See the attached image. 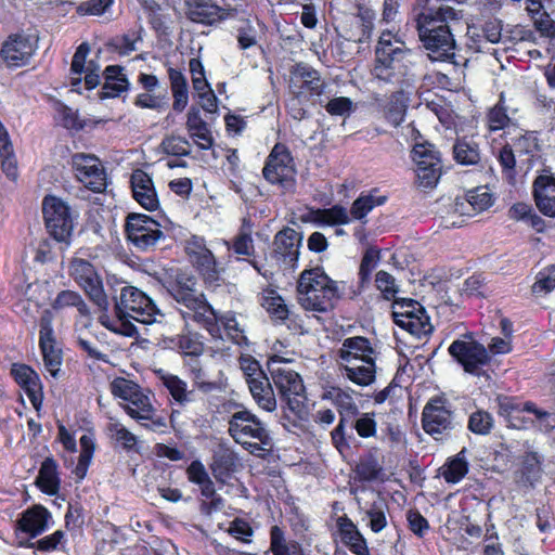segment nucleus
<instances>
[{
	"mask_svg": "<svg viewBox=\"0 0 555 555\" xmlns=\"http://www.w3.org/2000/svg\"><path fill=\"white\" fill-rule=\"evenodd\" d=\"M102 313L99 317L100 323L106 327L107 330L124 335L126 337H135L139 332L137 326L130 321L132 318L130 315H122L118 311H114L115 317L111 318L106 311H101Z\"/></svg>",
	"mask_w": 555,
	"mask_h": 555,
	"instance_id": "50",
	"label": "nucleus"
},
{
	"mask_svg": "<svg viewBox=\"0 0 555 555\" xmlns=\"http://www.w3.org/2000/svg\"><path fill=\"white\" fill-rule=\"evenodd\" d=\"M532 197L543 216L555 218V177L550 170H543L534 178Z\"/></svg>",
	"mask_w": 555,
	"mask_h": 555,
	"instance_id": "26",
	"label": "nucleus"
},
{
	"mask_svg": "<svg viewBox=\"0 0 555 555\" xmlns=\"http://www.w3.org/2000/svg\"><path fill=\"white\" fill-rule=\"evenodd\" d=\"M411 158L416 166L435 165V167H442L440 151L428 141L415 143L411 151Z\"/></svg>",
	"mask_w": 555,
	"mask_h": 555,
	"instance_id": "54",
	"label": "nucleus"
},
{
	"mask_svg": "<svg viewBox=\"0 0 555 555\" xmlns=\"http://www.w3.org/2000/svg\"><path fill=\"white\" fill-rule=\"evenodd\" d=\"M51 308L55 312L64 311L68 308H76L80 315H88L89 308L78 292L64 289L57 293L51 302Z\"/></svg>",
	"mask_w": 555,
	"mask_h": 555,
	"instance_id": "53",
	"label": "nucleus"
},
{
	"mask_svg": "<svg viewBox=\"0 0 555 555\" xmlns=\"http://www.w3.org/2000/svg\"><path fill=\"white\" fill-rule=\"evenodd\" d=\"M130 186L135 202L147 211L159 208V198L152 177L143 169H135L130 176Z\"/></svg>",
	"mask_w": 555,
	"mask_h": 555,
	"instance_id": "27",
	"label": "nucleus"
},
{
	"mask_svg": "<svg viewBox=\"0 0 555 555\" xmlns=\"http://www.w3.org/2000/svg\"><path fill=\"white\" fill-rule=\"evenodd\" d=\"M338 363L354 364L357 359L364 363L376 362V351L367 337L352 336L344 339L338 350Z\"/></svg>",
	"mask_w": 555,
	"mask_h": 555,
	"instance_id": "28",
	"label": "nucleus"
},
{
	"mask_svg": "<svg viewBox=\"0 0 555 555\" xmlns=\"http://www.w3.org/2000/svg\"><path fill=\"white\" fill-rule=\"evenodd\" d=\"M254 223L249 217H244L241 221L237 233L231 242H227V247L237 256L254 257L255 244L253 240Z\"/></svg>",
	"mask_w": 555,
	"mask_h": 555,
	"instance_id": "34",
	"label": "nucleus"
},
{
	"mask_svg": "<svg viewBox=\"0 0 555 555\" xmlns=\"http://www.w3.org/2000/svg\"><path fill=\"white\" fill-rule=\"evenodd\" d=\"M357 12L354 16L358 18V38L354 41L365 42L367 41L374 31L376 12L375 10L365 2H357L354 4Z\"/></svg>",
	"mask_w": 555,
	"mask_h": 555,
	"instance_id": "49",
	"label": "nucleus"
},
{
	"mask_svg": "<svg viewBox=\"0 0 555 555\" xmlns=\"http://www.w3.org/2000/svg\"><path fill=\"white\" fill-rule=\"evenodd\" d=\"M508 218L524 222L537 233H544L546 230V221L535 212L531 205L524 202L515 203L509 207Z\"/></svg>",
	"mask_w": 555,
	"mask_h": 555,
	"instance_id": "43",
	"label": "nucleus"
},
{
	"mask_svg": "<svg viewBox=\"0 0 555 555\" xmlns=\"http://www.w3.org/2000/svg\"><path fill=\"white\" fill-rule=\"evenodd\" d=\"M156 376L169 392L172 400L180 406H186L189 403L194 401V390L188 389V384L178 375L165 372L159 369L156 371Z\"/></svg>",
	"mask_w": 555,
	"mask_h": 555,
	"instance_id": "33",
	"label": "nucleus"
},
{
	"mask_svg": "<svg viewBox=\"0 0 555 555\" xmlns=\"http://www.w3.org/2000/svg\"><path fill=\"white\" fill-rule=\"evenodd\" d=\"M69 275L101 311H106L109 308L102 278L90 261L74 258L69 264Z\"/></svg>",
	"mask_w": 555,
	"mask_h": 555,
	"instance_id": "14",
	"label": "nucleus"
},
{
	"mask_svg": "<svg viewBox=\"0 0 555 555\" xmlns=\"http://www.w3.org/2000/svg\"><path fill=\"white\" fill-rule=\"evenodd\" d=\"M457 20L451 7L426 5V0H415L409 22L417 33L422 47L434 61H448L455 55L456 41L449 21Z\"/></svg>",
	"mask_w": 555,
	"mask_h": 555,
	"instance_id": "1",
	"label": "nucleus"
},
{
	"mask_svg": "<svg viewBox=\"0 0 555 555\" xmlns=\"http://www.w3.org/2000/svg\"><path fill=\"white\" fill-rule=\"evenodd\" d=\"M373 192H377L376 189L367 194L361 193L356 198L350 208V215L353 219H364L375 207L382 206L387 202L386 195L375 196Z\"/></svg>",
	"mask_w": 555,
	"mask_h": 555,
	"instance_id": "56",
	"label": "nucleus"
},
{
	"mask_svg": "<svg viewBox=\"0 0 555 555\" xmlns=\"http://www.w3.org/2000/svg\"><path fill=\"white\" fill-rule=\"evenodd\" d=\"M451 358L463 369V371L473 376H483L485 367L490 365L491 356L488 349L473 337L472 333L464 335V339H455L448 347Z\"/></svg>",
	"mask_w": 555,
	"mask_h": 555,
	"instance_id": "9",
	"label": "nucleus"
},
{
	"mask_svg": "<svg viewBox=\"0 0 555 555\" xmlns=\"http://www.w3.org/2000/svg\"><path fill=\"white\" fill-rule=\"evenodd\" d=\"M406 109L408 104L403 91H397L388 98L384 106V115L390 125L398 127L403 122Z\"/></svg>",
	"mask_w": 555,
	"mask_h": 555,
	"instance_id": "55",
	"label": "nucleus"
},
{
	"mask_svg": "<svg viewBox=\"0 0 555 555\" xmlns=\"http://www.w3.org/2000/svg\"><path fill=\"white\" fill-rule=\"evenodd\" d=\"M317 222L330 227L345 225L350 222L347 208L336 204L330 208H319L314 211Z\"/></svg>",
	"mask_w": 555,
	"mask_h": 555,
	"instance_id": "57",
	"label": "nucleus"
},
{
	"mask_svg": "<svg viewBox=\"0 0 555 555\" xmlns=\"http://www.w3.org/2000/svg\"><path fill=\"white\" fill-rule=\"evenodd\" d=\"M483 121L489 134L504 130L511 125L512 118L508 115L503 92L500 94L498 102L486 111Z\"/></svg>",
	"mask_w": 555,
	"mask_h": 555,
	"instance_id": "42",
	"label": "nucleus"
},
{
	"mask_svg": "<svg viewBox=\"0 0 555 555\" xmlns=\"http://www.w3.org/2000/svg\"><path fill=\"white\" fill-rule=\"evenodd\" d=\"M216 320L219 327V334L211 336L212 338H222V333H225L227 338L237 346H246L248 339L245 335L244 330L241 327L235 313L228 311L221 315L216 312Z\"/></svg>",
	"mask_w": 555,
	"mask_h": 555,
	"instance_id": "40",
	"label": "nucleus"
},
{
	"mask_svg": "<svg viewBox=\"0 0 555 555\" xmlns=\"http://www.w3.org/2000/svg\"><path fill=\"white\" fill-rule=\"evenodd\" d=\"M260 305L274 325H285L293 334L302 335L307 332L304 318L292 311L275 289H264L261 293Z\"/></svg>",
	"mask_w": 555,
	"mask_h": 555,
	"instance_id": "17",
	"label": "nucleus"
},
{
	"mask_svg": "<svg viewBox=\"0 0 555 555\" xmlns=\"http://www.w3.org/2000/svg\"><path fill=\"white\" fill-rule=\"evenodd\" d=\"M298 299L307 311L326 312L341 296L337 282L322 267L305 269L297 282Z\"/></svg>",
	"mask_w": 555,
	"mask_h": 555,
	"instance_id": "4",
	"label": "nucleus"
},
{
	"mask_svg": "<svg viewBox=\"0 0 555 555\" xmlns=\"http://www.w3.org/2000/svg\"><path fill=\"white\" fill-rule=\"evenodd\" d=\"M296 176L297 167L292 151L285 143L276 142L264 160L263 179L286 193L294 192Z\"/></svg>",
	"mask_w": 555,
	"mask_h": 555,
	"instance_id": "7",
	"label": "nucleus"
},
{
	"mask_svg": "<svg viewBox=\"0 0 555 555\" xmlns=\"http://www.w3.org/2000/svg\"><path fill=\"white\" fill-rule=\"evenodd\" d=\"M202 356L182 357V365L189 377L192 379L193 386L203 393H210L219 388L218 383L214 380H205V372L201 360Z\"/></svg>",
	"mask_w": 555,
	"mask_h": 555,
	"instance_id": "36",
	"label": "nucleus"
},
{
	"mask_svg": "<svg viewBox=\"0 0 555 555\" xmlns=\"http://www.w3.org/2000/svg\"><path fill=\"white\" fill-rule=\"evenodd\" d=\"M411 50L391 31H383L375 47L372 74L378 80L401 85L409 73Z\"/></svg>",
	"mask_w": 555,
	"mask_h": 555,
	"instance_id": "3",
	"label": "nucleus"
},
{
	"mask_svg": "<svg viewBox=\"0 0 555 555\" xmlns=\"http://www.w3.org/2000/svg\"><path fill=\"white\" fill-rule=\"evenodd\" d=\"M107 436L115 446L120 448L127 454H139L141 455V446L138 437L127 429L119 422H111L106 426Z\"/></svg>",
	"mask_w": 555,
	"mask_h": 555,
	"instance_id": "39",
	"label": "nucleus"
},
{
	"mask_svg": "<svg viewBox=\"0 0 555 555\" xmlns=\"http://www.w3.org/2000/svg\"><path fill=\"white\" fill-rule=\"evenodd\" d=\"M292 86L295 95L311 100L321 96L325 90V81L320 73L307 63H296L291 70Z\"/></svg>",
	"mask_w": 555,
	"mask_h": 555,
	"instance_id": "20",
	"label": "nucleus"
},
{
	"mask_svg": "<svg viewBox=\"0 0 555 555\" xmlns=\"http://www.w3.org/2000/svg\"><path fill=\"white\" fill-rule=\"evenodd\" d=\"M516 152L511 143L506 142L498 151L495 157L501 167L502 176L508 183H514L516 180Z\"/></svg>",
	"mask_w": 555,
	"mask_h": 555,
	"instance_id": "59",
	"label": "nucleus"
},
{
	"mask_svg": "<svg viewBox=\"0 0 555 555\" xmlns=\"http://www.w3.org/2000/svg\"><path fill=\"white\" fill-rule=\"evenodd\" d=\"M270 551L273 555H305L298 542H286L285 532L278 525L270 528Z\"/></svg>",
	"mask_w": 555,
	"mask_h": 555,
	"instance_id": "52",
	"label": "nucleus"
},
{
	"mask_svg": "<svg viewBox=\"0 0 555 555\" xmlns=\"http://www.w3.org/2000/svg\"><path fill=\"white\" fill-rule=\"evenodd\" d=\"M302 233L291 227H283L273 237L271 257L288 268L295 269L298 263Z\"/></svg>",
	"mask_w": 555,
	"mask_h": 555,
	"instance_id": "19",
	"label": "nucleus"
},
{
	"mask_svg": "<svg viewBox=\"0 0 555 555\" xmlns=\"http://www.w3.org/2000/svg\"><path fill=\"white\" fill-rule=\"evenodd\" d=\"M171 349L182 357L203 356L205 352V344L203 336L197 332L186 331L175 335L169 339Z\"/></svg>",
	"mask_w": 555,
	"mask_h": 555,
	"instance_id": "38",
	"label": "nucleus"
},
{
	"mask_svg": "<svg viewBox=\"0 0 555 555\" xmlns=\"http://www.w3.org/2000/svg\"><path fill=\"white\" fill-rule=\"evenodd\" d=\"M34 53L35 46L24 34L10 35L0 49V57L9 68L27 65Z\"/></svg>",
	"mask_w": 555,
	"mask_h": 555,
	"instance_id": "25",
	"label": "nucleus"
},
{
	"mask_svg": "<svg viewBox=\"0 0 555 555\" xmlns=\"http://www.w3.org/2000/svg\"><path fill=\"white\" fill-rule=\"evenodd\" d=\"M114 311L122 315H130L132 320L152 324L159 314L155 302L144 292L134 286H124L119 297L115 298Z\"/></svg>",
	"mask_w": 555,
	"mask_h": 555,
	"instance_id": "11",
	"label": "nucleus"
},
{
	"mask_svg": "<svg viewBox=\"0 0 555 555\" xmlns=\"http://www.w3.org/2000/svg\"><path fill=\"white\" fill-rule=\"evenodd\" d=\"M340 542L354 555H371L366 539L352 519L344 514L336 520Z\"/></svg>",
	"mask_w": 555,
	"mask_h": 555,
	"instance_id": "29",
	"label": "nucleus"
},
{
	"mask_svg": "<svg viewBox=\"0 0 555 555\" xmlns=\"http://www.w3.org/2000/svg\"><path fill=\"white\" fill-rule=\"evenodd\" d=\"M421 423L423 430L435 440L450 436L455 427L454 412L444 395H436L426 402Z\"/></svg>",
	"mask_w": 555,
	"mask_h": 555,
	"instance_id": "10",
	"label": "nucleus"
},
{
	"mask_svg": "<svg viewBox=\"0 0 555 555\" xmlns=\"http://www.w3.org/2000/svg\"><path fill=\"white\" fill-rule=\"evenodd\" d=\"M469 464L465 459V449L449 457L440 468V474L448 483L460 482L468 473Z\"/></svg>",
	"mask_w": 555,
	"mask_h": 555,
	"instance_id": "51",
	"label": "nucleus"
},
{
	"mask_svg": "<svg viewBox=\"0 0 555 555\" xmlns=\"http://www.w3.org/2000/svg\"><path fill=\"white\" fill-rule=\"evenodd\" d=\"M39 349L46 370L57 378L63 364L64 352L53 330V314L44 310L39 319Z\"/></svg>",
	"mask_w": 555,
	"mask_h": 555,
	"instance_id": "16",
	"label": "nucleus"
},
{
	"mask_svg": "<svg viewBox=\"0 0 555 555\" xmlns=\"http://www.w3.org/2000/svg\"><path fill=\"white\" fill-rule=\"evenodd\" d=\"M124 411L133 420L141 423L143 427L149 430L157 431L166 427L165 417L156 414L154 406L151 403L150 397L139 390L133 393L128 403L124 405Z\"/></svg>",
	"mask_w": 555,
	"mask_h": 555,
	"instance_id": "23",
	"label": "nucleus"
},
{
	"mask_svg": "<svg viewBox=\"0 0 555 555\" xmlns=\"http://www.w3.org/2000/svg\"><path fill=\"white\" fill-rule=\"evenodd\" d=\"M511 144L518 157L521 158L526 156V158L520 159V162L526 164L528 168L532 167L540 151V144L535 133L533 131H525V133L513 139V143Z\"/></svg>",
	"mask_w": 555,
	"mask_h": 555,
	"instance_id": "46",
	"label": "nucleus"
},
{
	"mask_svg": "<svg viewBox=\"0 0 555 555\" xmlns=\"http://www.w3.org/2000/svg\"><path fill=\"white\" fill-rule=\"evenodd\" d=\"M392 320L397 326L418 338L433 332L430 318L425 308L411 298L395 300Z\"/></svg>",
	"mask_w": 555,
	"mask_h": 555,
	"instance_id": "13",
	"label": "nucleus"
},
{
	"mask_svg": "<svg viewBox=\"0 0 555 555\" xmlns=\"http://www.w3.org/2000/svg\"><path fill=\"white\" fill-rule=\"evenodd\" d=\"M339 370L344 377L359 386H369L376 378V362H367L361 366H350L348 363H339Z\"/></svg>",
	"mask_w": 555,
	"mask_h": 555,
	"instance_id": "48",
	"label": "nucleus"
},
{
	"mask_svg": "<svg viewBox=\"0 0 555 555\" xmlns=\"http://www.w3.org/2000/svg\"><path fill=\"white\" fill-rule=\"evenodd\" d=\"M72 169L77 181L93 193H103L107 188V175L99 157L76 153L72 156Z\"/></svg>",
	"mask_w": 555,
	"mask_h": 555,
	"instance_id": "18",
	"label": "nucleus"
},
{
	"mask_svg": "<svg viewBox=\"0 0 555 555\" xmlns=\"http://www.w3.org/2000/svg\"><path fill=\"white\" fill-rule=\"evenodd\" d=\"M360 415L359 408L338 412V424L331 431V441L333 447L343 454L350 449V439L353 438L351 429H354V423Z\"/></svg>",
	"mask_w": 555,
	"mask_h": 555,
	"instance_id": "30",
	"label": "nucleus"
},
{
	"mask_svg": "<svg viewBox=\"0 0 555 555\" xmlns=\"http://www.w3.org/2000/svg\"><path fill=\"white\" fill-rule=\"evenodd\" d=\"M42 215L49 235L57 243L68 246L78 212L63 198L48 194L42 199Z\"/></svg>",
	"mask_w": 555,
	"mask_h": 555,
	"instance_id": "6",
	"label": "nucleus"
},
{
	"mask_svg": "<svg viewBox=\"0 0 555 555\" xmlns=\"http://www.w3.org/2000/svg\"><path fill=\"white\" fill-rule=\"evenodd\" d=\"M10 375L26 393L34 409L40 412L43 402V391L39 374L30 365L15 362L10 367Z\"/></svg>",
	"mask_w": 555,
	"mask_h": 555,
	"instance_id": "24",
	"label": "nucleus"
},
{
	"mask_svg": "<svg viewBox=\"0 0 555 555\" xmlns=\"http://www.w3.org/2000/svg\"><path fill=\"white\" fill-rule=\"evenodd\" d=\"M380 260V249L376 246L367 247L361 258L358 270V284L351 287L349 298L359 297L371 284L372 274Z\"/></svg>",
	"mask_w": 555,
	"mask_h": 555,
	"instance_id": "31",
	"label": "nucleus"
},
{
	"mask_svg": "<svg viewBox=\"0 0 555 555\" xmlns=\"http://www.w3.org/2000/svg\"><path fill=\"white\" fill-rule=\"evenodd\" d=\"M237 467L238 457L229 449L220 450L212 456L210 468L218 481L225 482L237 470Z\"/></svg>",
	"mask_w": 555,
	"mask_h": 555,
	"instance_id": "45",
	"label": "nucleus"
},
{
	"mask_svg": "<svg viewBox=\"0 0 555 555\" xmlns=\"http://www.w3.org/2000/svg\"><path fill=\"white\" fill-rule=\"evenodd\" d=\"M374 284L376 289L380 292V296L386 301H392L395 305V300H399L397 298V294L399 293V285L396 282V279L392 274L385 270H379L375 274Z\"/></svg>",
	"mask_w": 555,
	"mask_h": 555,
	"instance_id": "62",
	"label": "nucleus"
},
{
	"mask_svg": "<svg viewBox=\"0 0 555 555\" xmlns=\"http://www.w3.org/2000/svg\"><path fill=\"white\" fill-rule=\"evenodd\" d=\"M184 251L207 286L220 285L222 269L204 237L192 235L185 242Z\"/></svg>",
	"mask_w": 555,
	"mask_h": 555,
	"instance_id": "15",
	"label": "nucleus"
},
{
	"mask_svg": "<svg viewBox=\"0 0 555 555\" xmlns=\"http://www.w3.org/2000/svg\"><path fill=\"white\" fill-rule=\"evenodd\" d=\"M320 398L322 400L331 401L336 408L337 412H339V410L348 411L359 408L352 396L338 386L328 385L324 387Z\"/></svg>",
	"mask_w": 555,
	"mask_h": 555,
	"instance_id": "58",
	"label": "nucleus"
},
{
	"mask_svg": "<svg viewBox=\"0 0 555 555\" xmlns=\"http://www.w3.org/2000/svg\"><path fill=\"white\" fill-rule=\"evenodd\" d=\"M50 511L41 505L36 504L21 513L15 524L16 540L33 539L42 534L49 527L51 519Z\"/></svg>",
	"mask_w": 555,
	"mask_h": 555,
	"instance_id": "22",
	"label": "nucleus"
},
{
	"mask_svg": "<svg viewBox=\"0 0 555 555\" xmlns=\"http://www.w3.org/2000/svg\"><path fill=\"white\" fill-rule=\"evenodd\" d=\"M36 486L47 495H56L60 491L61 479L57 472V463L53 457H46L41 463Z\"/></svg>",
	"mask_w": 555,
	"mask_h": 555,
	"instance_id": "37",
	"label": "nucleus"
},
{
	"mask_svg": "<svg viewBox=\"0 0 555 555\" xmlns=\"http://www.w3.org/2000/svg\"><path fill=\"white\" fill-rule=\"evenodd\" d=\"M465 198L474 212L487 210L493 204V196L487 186H478L467 191Z\"/></svg>",
	"mask_w": 555,
	"mask_h": 555,
	"instance_id": "64",
	"label": "nucleus"
},
{
	"mask_svg": "<svg viewBox=\"0 0 555 555\" xmlns=\"http://www.w3.org/2000/svg\"><path fill=\"white\" fill-rule=\"evenodd\" d=\"M167 74L173 98L172 109L177 113H181L185 109L189 103L186 77L181 69L173 68L171 66L168 67Z\"/></svg>",
	"mask_w": 555,
	"mask_h": 555,
	"instance_id": "44",
	"label": "nucleus"
},
{
	"mask_svg": "<svg viewBox=\"0 0 555 555\" xmlns=\"http://www.w3.org/2000/svg\"><path fill=\"white\" fill-rule=\"evenodd\" d=\"M354 473L360 481L371 482L380 478L383 467L376 456L369 454L360 459L356 465Z\"/></svg>",
	"mask_w": 555,
	"mask_h": 555,
	"instance_id": "61",
	"label": "nucleus"
},
{
	"mask_svg": "<svg viewBox=\"0 0 555 555\" xmlns=\"http://www.w3.org/2000/svg\"><path fill=\"white\" fill-rule=\"evenodd\" d=\"M197 279L186 272H178L168 282L167 291L175 301L184 310H180L182 319L193 321L206 330L210 336L219 334L216 310L208 302L205 294L197 288Z\"/></svg>",
	"mask_w": 555,
	"mask_h": 555,
	"instance_id": "2",
	"label": "nucleus"
},
{
	"mask_svg": "<svg viewBox=\"0 0 555 555\" xmlns=\"http://www.w3.org/2000/svg\"><path fill=\"white\" fill-rule=\"evenodd\" d=\"M236 12L232 8H222L212 0H185L186 17L196 24L216 26Z\"/></svg>",
	"mask_w": 555,
	"mask_h": 555,
	"instance_id": "21",
	"label": "nucleus"
},
{
	"mask_svg": "<svg viewBox=\"0 0 555 555\" xmlns=\"http://www.w3.org/2000/svg\"><path fill=\"white\" fill-rule=\"evenodd\" d=\"M102 75L104 82L101 91H99V98L101 100L115 99L120 96L122 92L128 91L130 82L122 66L108 65L103 70Z\"/></svg>",
	"mask_w": 555,
	"mask_h": 555,
	"instance_id": "32",
	"label": "nucleus"
},
{
	"mask_svg": "<svg viewBox=\"0 0 555 555\" xmlns=\"http://www.w3.org/2000/svg\"><path fill=\"white\" fill-rule=\"evenodd\" d=\"M229 434L238 443H246L245 439L257 440L254 447L263 450L262 447H272V438L263 422L249 410L242 408L232 414L229 421Z\"/></svg>",
	"mask_w": 555,
	"mask_h": 555,
	"instance_id": "12",
	"label": "nucleus"
},
{
	"mask_svg": "<svg viewBox=\"0 0 555 555\" xmlns=\"http://www.w3.org/2000/svg\"><path fill=\"white\" fill-rule=\"evenodd\" d=\"M541 456L537 452H526L520 457L519 466L516 472L518 480L525 485L533 486V483L541 477Z\"/></svg>",
	"mask_w": 555,
	"mask_h": 555,
	"instance_id": "47",
	"label": "nucleus"
},
{
	"mask_svg": "<svg viewBox=\"0 0 555 555\" xmlns=\"http://www.w3.org/2000/svg\"><path fill=\"white\" fill-rule=\"evenodd\" d=\"M388 504L384 499L372 502L366 511L367 526L372 532L378 533L387 527Z\"/></svg>",
	"mask_w": 555,
	"mask_h": 555,
	"instance_id": "60",
	"label": "nucleus"
},
{
	"mask_svg": "<svg viewBox=\"0 0 555 555\" xmlns=\"http://www.w3.org/2000/svg\"><path fill=\"white\" fill-rule=\"evenodd\" d=\"M452 155L455 163L462 166H476L481 162L479 144L466 135L455 139Z\"/></svg>",
	"mask_w": 555,
	"mask_h": 555,
	"instance_id": "35",
	"label": "nucleus"
},
{
	"mask_svg": "<svg viewBox=\"0 0 555 555\" xmlns=\"http://www.w3.org/2000/svg\"><path fill=\"white\" fill-rule=\"evenodd\" d=\"M64 537L65 534L62 530H56L35 542L30 541V539L18 540L16 545L24 548H36L40 552H52L57 550Z\"/></svg>",
	"mask_w": 555,
	"mask_h": 555,
	"instance_id": "63",
	"label": "nucleus"
},
{
	"mask_svg": "<svg viewBox=\"0 0 555 555\" xmlns=\"http://www.w3.org/2000/svg\"><path fill=\"white\" fill-rule=\"evenodd\" d=\"M124 235L127 243L139 251L153 249L160 240L166 238L159 221L141 212L126 216Z\"/></svg>",
	"mask_w": 555,
	"mask_h": 555,
	"instance_id": "8",
	"label": "nucleus"
},
{
	"mask_svg": "<svg viewBox=\"0 0 555 555\" xmlns=\"http://www.w3.org/2000/svg\"><path fill=\"white\" fill-rule=\"evenodd\" d=\"M269 371L286 408L299 420H305L309 413V405L306 386L300 374L286 366L274 367L272 364H269Z\"/></svg>",
	"mask_w": 555,
	"mask_h": 555,
	"instance_id": "5",
	"label": "nucleus"
},
{
	"mask_svg": "<svg viewBox=\"0 0 555 555\" xmlns=\"http://www.w3.org/2000/svg\"><path fill=\"white\" fill-rule=\"evenodd\" d=\"M248 388L259 408L267 412H273L276 409L274 390L268 376L249 380Z\"/></svg>",
	"mask_w": 555,
	"mask_h": 555,
	"instance_id": "41",
	"label": "nucleus"
}]
</instances>
